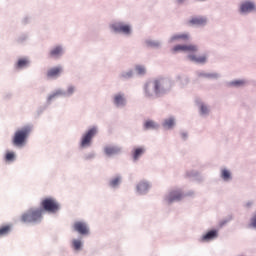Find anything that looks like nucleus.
Returning a JSON list of instances; mask_svg holds the SVG:
<instances>
[{"label": "nucleus", "mask_w": 256, "mask_h": 256, "mask_svg": "<svg viewBox=\"0 0 256 256\" xmlns=\"http://www.w3.org/2000/svg\"><path fill=\"white\" fill-rule=\"evenodd\" d=\"M171 89H173V81L169 78H154L146 81L142 86V95L144 99L155 101L161 97H165Z\"/></svg>", "instance_id": "1"}, {"label": "nucleus", "mask_w": 256, "mask_h": 256, "mask_svg": "<svg viewBox=\"0 0 256 256\" xmlns=\"http://www.w3.org/2000/svg\"><path fill=\"white\" fill-rule=\"evenodd\" d=\"M199 51V46L195 44H177L172 48V53H187L188 61L196 63L198 65H205L209 55L207 54H196Z\"/></svg>", "instance_id": "2"}, {"label": "nucleus", "mask_w": 256, "mask_h": 256, "mask_svg": "<svg viewBox=\"0 0 256 256\" xmlns=\"http://www.w3.org/2000/svg\"><path fill=\"white\" fill-rule=\"evenodd\" d=\"M33 129V124H25L19 127L12 137L14 147H25L29 137H31V133H33Z\"/></svg>", "instance_id": "3"}, {"label": "nucleus", "mask_w": 256, "mask_h": 256, "mask_svg": "<svg viewBox=\"0 0 256 256\" xmlns=\"http://www.w3.org/2000/svg\"><path fill=\"white\" fill-rule=\"evenodd\" d=\"M99 135V126H90L80 136L78 141V149L85 151V149H91L93 147V139Z\"/></svg>", "instance_id": "4"}, {"label": "nucleus", "mask_w": 256, "mask_h": 256, "mask_svg": "<svg viewBox=\"0 0 256 256\" xmlns=\"http://www.w3.org/2000/svg\"><path fill=\"white\" fill-rule=\"evenodd\" d=\"M109 29L116 35L131 37L133 35V24L125 20H116L109 24Z\"/></svg>", "instance_id": "5"}, {"label": "nucleus", "mask_w": 256, "mask_h": 256, "mask_svg": "<svg viewBox=\"0 0 256 256\" xmlns=\"http://www.w3.org/2000/svg\"><path fill=\"white\" fill-rule=\"evenodd\" d=\"M185 199V191L182 187L174 186L170 188L163 196V203L165 205H173V203H179Z\"/></svg>", "instance_id": "6"}, {"label": "nucleus", "mask_w": 256, "mask_h": 256, "mask_svg": "<svg viewBox=\"0 0 256 256\" xmlns=\"http://www.w3.org/2000/svg\"><path fill=\"white\" fill-rule=\"evenodd\" d=\"M20 221L22 223H41L43 221V209L42 208H30L24 212Z\"/></svg>", "instance_id": "7"}, {"label": "nucleus", "mask_w": 256, "mask_h": 256, "mask_svg": "<svg viewBox=\"0 0 256 256\" xmlns=\"http://www.w3.org/2000/svg\"><path fill=\"white\" fill-rule=\"evenodd\" d=\"M42 211H46L50 215H57L61 211V203L55 199V197H46L42 199L41 203Z\"/></svg>", "instance_id": "8"}, {"label": "nucleus", "mask_w": 256, "mask_h": 256, "mask_svg": "<svg viewBox=\"0 0 256 256\" xmlns=\"http://www.w3.org/2000/svg\"><path fill=\"white\" fill-rule=\"evenodd\" d=\"M238 13L242 17H247V15L256 14V2L255 0H242L238 4Z\"/></svg>", "instance_id": "9"}, {"label": "nucleus", "mask_w": 256, "mask_h": 256, "mask_svg": "<svg viewBox=\"0 0 256 256\" xmlns=\"http://www.w3.org/2000/svg\"><path fill=\"white\" fill-rule=\"evenodd\" d=\"M111 102L115 109H125L129 104L127 94L123 91H118L112 95Z\"/></svg>", "instance_id": "10"}, {"label": "nucleus", "mask_w": 256, "mask_h": 256, "mask_svg": "<svg viewBox=\"0 0 256 256\" xmlns=\"http://www.w3.org/2000/svg\"><path fill=\"white\" fill-rule=\"evenodd\" d=\"M72 229L79 235H90L91 229L89 223L85 220H76L72 225Z\"/></svg>", "instance_id": "11"}, {"label": "nucleus", "mask_w": 256, "mask_h": 256, "mask_svg": "<svg viewBox=\"0 0 256 256\" xmlns=\"http://www.w3.org/2000/svg\"><path fill=\"white\" fill-rule=\"evenodd\" d=\"M189 39H191V34H189L188 32H180V33L172 34L168 38L167 43L168 45H175L177 43H185L189 41Z\"/></svg>", "instance_id": "12"}, {"label": "nucleus", "mask_w": 256, "mask_h": 256, "mask_svg": "<svg viewBox=\"0 0 256 256\" xmlns=\"http://www.w3.org/2000/svg\"><path fill=\"white\" fill-rule=\"evenodd\" d=\"M151 187H153L151 181L145 179L140 180L135 186L136 195H147L151 191Z\"/></svg>", "instance_id": "13"}, {"label": "nucleus", "mask_w": 256, "mask_h": 256, "mask_svg": "<svg viewBox=\"0 0 256 256\" xmlns=\"http://www.w3.org/2000/svg\"><path fill=\"white\" fill-rule=\"evenodd\" d=\"M219 239V229H210L198 238L200 243H211Z\"/></svg>", "instance_id": "14"}, {"label": "nucleus", "mask_w": 256, "mask_h": 256, "mask_svg": "<svg viewBox=\"0 0 256 256\" xmlns=\"http://www.w3.org/2000/svg\"><path fill=\"white\" fill-rule=\"evenodd\" d=\"M65 55V46L63 44L54 45L48 52L49 59H61Z\"/></svg>", "instance_id": "15"}, {"label": "nucleus", "mask_w": 256, "mask_h": 256, "mask_svg": "<svg viewBox=\"0 0 256 256\" xmlns=\"http://www.w3.org/2000/svg\"><path fill=\"white\" fill-rule=\"evenodd\" d=\"M161 127L164 131H173L177 127V118L175 116L165 117L161 122Z\"/></svg>", "instance_id": "16"}, {"label": "nucleus", "mask_w": 256, "mask_h": 256, "mask_svg": "<svg viewBox=\"0 0 256 256\" xmlns=\"http://www.w3.org/2000/svg\"><path fill=\"white\" fill-rule=\"evenodd\" d=\"M145 153H147V147L143 145L135 146L131 151V157H132L133 163L139 162L141 157H143Z\"/></svg>", "instance_id": "17"}, {"label": "nucleus", "mask_w": 256, "mask_h": 256, "mask_svg": "<svg viewBox=\"0 0 256 256\" xmlns=\"http://www.w3.org/2000/svg\"><path fill=\"white\" fill-rule=\"evenodd\" d=\"M219 178L223 183H231L233 181V171L228 167H221L219 170Z\"/></svg>", "instance_id": "18"}, {"label": "nucleus", "mask_w": 256, "mask_h": 256, "mask_svg": "<svg viewBox=\"0 0 256 256\" xmlns=\"http://www.w3.org/2000/svg\"><path fill=\"white\" fill-rule=\"evenodd\" d=\"M30 66H31V59L25 56L17 59V61L14 64V69H16V71H23L24 69H27Z\"/></svg>", "instance_id": "19"}, {"label": "nucleus", "mask_w": 256, "mask_h": 256, "mask_svg": "<svg viewBox=\"0 0 256 256\" xmlns=\"http://www.w3.org/2000/svg\"><path fill=\"white\" fill-rule=\"evenodd\" d=\"M198 113L200 117H209L211 114V106L204 101L198 100L196 102Z\"/></svg>", "instance_id": "20"}, {"label": "nucleus", "mask_w": 256, "mask_h": 256, "mask_svg": "<svg viewBox=\"0 0 256 256\" xmlns=\"http://www.w3.org/2000/svg\"><path fill=\"white\" fill-rule=\"evenodd\" d=\"M64 68L62 65L54 66L47 70L46 75L49 79H59L63 75Z\"/></svg>", "instance_id": "21"}, {"label": "nucleus", "mask_w": 256, "mask_h": 256, "mask_svg": "<svg viewBox=\"0 0 256 256\" xmlns=\"http://www.w3.org/2000/svg\"><path fill=\"white\" fill-rule=\"evenodd\" d=\"M123 151V147L120 145H106L104 147V153L107 157H113V155H119Z\"/></svg>", "instance_id": "22"}, {"label": "nucleus", "mask_w": 256, "mask_h": 256, "mask_svg": "<svg viewBox=\"0 0 256 256\" xmlns=\"http://www.w3.org/2000/svg\"><path fill=\"white\" fill-rule=\"evenodd\" d=\"M59 97L65 98V92L63 88H57L52 91L47 97V102L51 103V101H55V99H59Z\"/></svg>", "instance_id": "23"}, {"label": "nucleus", "mask_w": 256, "mask_h": 256, "mask_svg": "<svg viewBox=\"0 0 256 256\" xmlns=\"http://www.w3.org/2000/svg\"><path fill=\"white\" fill-rule=\"evenodd\" d=\"M122 181H123V177L121 175H116L110 178V180L108 181V187L113 190L119 189Z\"/></svg>", "instance_id": "24"}, {"label": "nucleus", "mask_w": 256, "mask_h": 256, "mask_svg": "<svg viewBox=\"0 0 256 256\" xmlns=\"http://www.w3.org/2000/svg\"><path fill=\"white\" fill-rule=\"evenodd\" d=\"M190 23L196 25V27H205V25H207V17L196 16L190 20Z\"/></svg>", "instance_id": "25"}, {"label": "nucleus", "mask_w": 256, "mask_h": 256, "mask_svg": "<svg viewBox=\"0 0 256 256\" xmlns=\"http://www.w3.org/2000/svg\"><path fill=\"white\" fill-rule=\"evenodd\" d=\"M77 93V86L74 84H68L64 89V99H70Z\"/></svg>", "instance_id": "26"}, {"label": "nucleus", "mask_w": 256, "mask_h": 256, "mask_svg": "<svg viewBox=\"0 0 256 256\" xmlns=\"http://www.w3.org/2000/svg\"><path fill=\"white\" fill-rule=\"evenodd\" d=\"M134 76H135V71L133 69L123 70L119 74V79L127 81L129 79H133Z\"/></svg>", "instance_id": "27"}, {"label": "nucleus", "mask_w": 256, "mask_h": 256, "mask_svg": "<svg viewBox=\"0 0 256 256\" xmlns=\"http://www.w3.org/2000/svg\"><path fill=\"white\" fill-rule=\"evenodd\" d=\"M159 127H161V125L155 120H146L144 122L145 129H148L151 131H157V129H159Z\"/></svg>", "instance_id": "28"}, {"label": "nucleus", "mask_w": 256, "mask_h": 256, "mask_svg": "<svg viewBox=\"0 0 256 256\" xmlns=\"http://www.w3.org/2000/svg\"><path fill=\"white\" fill-rule=\"evenodd\" d=\"M134 73L139 77H145V75H147V66L143 64H136L134 66Z\"/></svg>", "instance_id": "29"}, {"label": "nucleus", "mask_w": 256, "mask_h": 256, "mask_svg": "<svg viewBox=\"0 0 256 256\" xmlns=\"http://www.w3.org/2000/svg\"><path fill=\"white\" fill-rule=\"evenodd\" d=\"M146 47H152V49H159L163 45L161 40L146 39L144 41Z\"/></svg>", "instance_id": "30"}, {"label": "nucleus", "mask_w": 256, "mask_h": 256, "mask_svg": "<svg viewBox=\"0 0 256 256\" xmlns=\"http://www.w3.org/2000/svg\"><path fill=\"white\" fill-rule=\"evenodd\" d=\"M189 77L187 75H177L176 82L180 87H187L189 85Z\"/></svg>", "instance_id": "31"}, {"label": "nucleus", "mask_w": 256, "mask_h": 256, "mask_svg": "<svg viewBox=\"0 0 256 256\" xmlns=\"http://www.w3.org/2000/svg\"><path fill=\"white\" fill-rule=\"evenodd\" d=\"M228 85L230 87H235L237 89H239V87H245V85H247V80L245 79H235L232 80L228 83Z\"/></svg>", "instance_id": "32"}, {"label": "nucleus", "mask_w": 256, "mask_h": 256, "mask_svg": "<svg viewBox=\"0 0 256 256\" xmlns=\"http://www.w3.org/2000/svg\"><path fill=\"white\" fill-rule=\"evenodd\" d=\"M15 159H17V154L13 151H7L4 155V161H6V163H13Z\"/></svg>", "instance_id": "33"}, {"label": "nucleus", "mask_w": 256, "mask_h": 256, "mask_svg": "<svg viewBox=\"0 0 256 256\" xmlns=\"http://www.w3.org/2000/svg\"><path fill=\"white\" fill-rule=\"evenodd\" d=\"M72 248L74 251H81L83 249V241L81 239H73Z\"/></svg>", "instance_id": "34"}, {"label": "nucleus", "mask_w": 256, "mask_h": 256, "mask_svg": "<svg viewBox=\"0 0 256 256\" xmlns=\"http://www.w3.org/2000/svg\"><path fill=\"white\" fill-rule=\"evenodd\" d=\"M95 157H97V153H95V151H89L83 154L82 159L84 161H93V159H95Z\"/></svg>", "instance_id": "35"}, {"label": "nucleus", "mask_w": 256, "mask_h": 256, "mask_svg": "<svg viewBox=\"0 0 256 256\" xmlns=\"http://www.w3.org/2000/svg\"><path fill=\"white\" fill-rule=\"evenodd\" d=\"M9 233H11V225L0 227V237H5L6 235H9Z\"/></svg>", "instance_id": "36"}, {"label": "nucleus", "mask_w": 256, "mask_h": 256, "mask_svg": "<svg viewBox=\"0 0 256 256\" xmlns=\"http://www.w3.org/2000/svg\"><path fill=\"white\" fill-rule=\"evenodd\" d=\"M221 78V74L218 72H208L206 79H210L212 81H216Z\"/></svg>", "instance_id": "37"}, {"label": "nucleus", "mask_w": 256, "mask_h": 256, "mask_svg": "<svg viewBox=\"0 0 256 256\" xmlns=\"http://www.w3.org/2000/svg\"><path fill=\"white\" fill-rule=\"evenodd\" d=\"M184 177H187V178H193V177H199V171L197 170H187L184 174Z\"/></svg>", "instance_id": "38"}, {"label": "nucleus", "mask_w": 256, "mask_h": 256, "mask_svg": "<svg viewBox=\"0 0 256 256\" xmlns=\"http://www.w3.org/2000/svg\"><path fill=\"white\" fill-rule=\"evenodd\" d=\"M208 72L206 71H198L197 77H200L201 79H207Z\"/></svg>", "instance_id": "39"}, {"label": "nucleus", "mask_w": 256, "mask_h": 256, "mask_svg": "<svg viewBox=\"0 0 256 256\" xmlns=\"http://www.w3.org/2000/svg\"><path fill=\"white\" fill-rule=\"evenodd\" d=\"M254 205H255V202H253V200H249V201L245 202L244 207L246 209H251V207H253Z\"/></svg>", "instance_id": "40"}, {"label": "nucleus", "mask_w": 256, "mask_h": 256, "mask_svg": "<svg viewBox=\"0 0 256 256\" xmlns=\"http://www.w3.org/2000/svg\"><path fill=\"white\" fill-rule=\"evenodd\" d=\"M185 197H195V191L190 190V191L186 192Z\"/></svg>", "instance_id": "41"}, {"label": "nucleus", "mask_w": 256, "mask_h": 256, "mask_svg": "<svg viewBox=\"0 0 256 256\" xmlns=\"http://www.w3.org/2000/svg\"><path fill=\"white\" fill-rule=\"evenodd\" d=\"M175 2L177 3V5H185V3H187V0H175Z\"/></svg>", "instance_id": "42"}, {"label": "nucleus", "mask_w": 256, "mask_h": 256, "mask_svg": "<svg viewBox=\"0 0 256 256\" xmlns=\"http://www.w3.org/2000/svg\"><path fill=\"white\" fill-rule=\"evenodd\" d=\"M26 39H27V35H23L22 37L18 38V41L21 43L23 41H26Z\"/></svg>", "instance_id": "43"}, {"label": "nucleus", "mask_w": 256, "mask_h": 256, "mask_svg": "<svg viewBox=\"0 0 256 256\" xmlns=\"http://www.w3.org/2000/svg\"><path fill=\"white\" fill-rule=\"evenodd\" d=\"M181 137H182V139H187V133H185V132L181 133Z\"/></svg>", "instance_id": "44"}, {"label": "nucleus", "mask_w": 256, "mask_h": 256, "mask_svg": "<svg viewBox=\"0 0 256 256\" xmlns=\"http://www.w3.org/2000/svg\"><path fill=\"white\" fill-rule=\"evenodd\" d=\"M196 1H199V2L203 3V2H205V1H207V0H196Z\"/></svg>", "instance_id": "45"}]
</instances>
